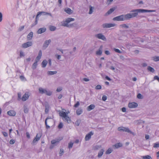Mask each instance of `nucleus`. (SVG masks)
<instances>
[{
    "instance_id": "obj_27",
    "label": "nucleus",
    "mask_w": 159,
    "mask_h": 159,
    "mask_svg": "<svg viewBox=\"0 0 159 159\" xmlns=\"http://www.w3.org/2000/svg\"><path fill=\"white\" fill-rule=\"evenodd\" d=\"M151 59L155 61H159V56H154L152 57Z\"/></svg>"
},
{
    "instance_id": "obj_63",
    "label": "nucleus",
    "mask_w": 159,
    "mask_h": 159,
    "mask_svg": "<svg viewBox=\"0 0 159 159\" xmlns=\"http://www.w3.org/2000/svg\"><path fill=\"white\" fill-rule=\"evenodd\" d=\"M105 79L109 81H111V79L107 76H106L105 77Z\"/></svg>"
},
{
    "instance_id": "obj_43",
    "label": "nucleus",
    "mask_w": 159,
    "mask_h": 159,
    "mask_svg": "<svg viewBox=\"0 0 159 159\" xmlns=\"http://www.w3.org/2000/svg\"><path fill=\"white\" fill-rule=\"evenodd\" d=\"M151 157L148 155L144 156L143 157V159H151Z\"/></svg>"
},
{
    "instance_id": "obj_23",
    "label": "nucleus",
    "mask_w": 159,
    "mask_h": 159,
    "mask_svg": "<svg viewBox=\"0 0 159 159\" xmlns=\"http://www.w3.org/2000/svg\"><path fill=\"white\" fill-rule=\"evenodd\" d=\"M114 8H111L105 14V15L107 16L111 14L114 10Z\"/></svg>"
},
{
    "instance_id": "obj_4",
    "label": "nucleus",
    "mask_w": 159,
    "mask_h": 159,
    "mask_svg": "<svg viewBox=\"0 0 159 159\" xmlns=\"http://www.w3.org/2000/svg\"><path fill=\"white\" fill-rule=\"evenodd\" d=\"M47 122L49 125H51L52 123L53 122V120L49 116L47 117L45 120V124L47 129H48L50 128V126L47 124Z\"/></svg>"
},
{
    "instance_id": "obj_34",
    "label": "nucleus",
    "mask_w": 159,
    "mask_h": 159,
    "mask_svg": "<svg viewBox=\"0 0 159 159\" xmlns=\"http://www.w3.org/2000/svg\"><path fill=\"white\" fill-rule=\"evenodd\" d=\"M38 62L35 61V62L33 63L32 67V68L34 70L36 68L38 65Z\"/></svg>"
},
{
    "instance_id": "obj_10",
    "label": "nucleus",
    "mask_w": 159,
    "mask_h": 159,
    "mask_svg": "<svg viewBox=\"0 0 159 159\" xmlns=\"http://www.w3.org/2000/svg\"><path fill=\"white\" fill-rule=\"evenodd\" d=\"M138 106L137 103L134 102H130L128 104V107L130 108H135Z\"/></svg>"
},
{
    "instance_id": "obj_12",
    "label": "nucleus",
    "mask_w": 159,
    "mask_h": 159,
    "mask_svg": "<svg viewBox=\"0 0 159 159\" xmlns=\"http://www.w3.org/2000/svg\"><path fill=\"white\" fill-rule=\"evenodd\" d=\"M102 48L103 46L102 45L100 46L98 50L96 52V54L97 55L100 56L102 54Z\"/></svg>"
},
{
    "instance_id": "obj_51",
    "label": "nucleus",
    "mask_w": 159,
    "mask_h": 159,
    "mask_svg": "<svg viewBox=\"0 0 159 159\" xmlns=\"http://www.w3.org/2000/svg\"><path fill=\"white\" fill-rule=\"evenodd\" d=\"M137 97L138 98L140 99H142L143 98V96L140 93L138 94Z\"/></svg>"
},
{
    "instance_id": "obj_26",
    "label": "nucleus",
    "mask_w": 159,
    "mask_h": 159,
    "mask_svg": "<svg viewBox=\"0 0 159 159\" xmlns=\"http://www.w3.org/2000/svg\"><path fill=\"white\" fill-rule=\"evenodd\" d=\"M65 11L66 12V13L70 14L72 13L73 12V11L70 8L65 9Z\"/></svg>"
},
{
    "instance_id": "obj_30",
    "label": "nucleus",
    "mask_w": 159,
    "mask_h": 159,
    "mask_svg": "<svg viewBox=\"0 0 159 159\" xmlns=\"http://www.w3.org/2000/svg\"><path fill=\"white\" fill-rule=\"evenodd\" d=\"M114 146L116 148H117L120 147H121L122 146V144L119 143H117L115 144Z\"/></svg>"
},
{
    "instance_id": "obj_2",
    "label": "nucleus",
    "mask_w": 159,
    "mask_h": 159,
    "mask_svg": "<svg viewBox=\"0 0 159 159\" xmlns=\"http://www.w3.org/2000/svg\"><path fill=\"white\" fill-rule=\"evenodd\" d=\"M118 130L120 131H124L129 133L132 134L134 136L135 135V134L134 132L130 131L129 129L127 127H120L118 128Z\"/></svg>"
},
{
    "instance_id": "obj_3",
    "label": "nucleus",
    "mask_w": 159,
    "mask_h": 159,
    "mask_svg": "<svg viewBox=\"0 0 159 159\" xmlns=\"http://www.w3.org/2000/svg\"><path fill=\"white\" fill-rule=\"evenodd\" d=\"M114 21H124L127 20L126 15H122L114 17L113 19Z\"/></svg>"
},
{
    "instance_id": "obj_8",
    "label": "nucleus",
    "mask_w": 159,
    "mask_h": 159,
    "mask_svg": "<svg viewBox=\"0 0 159 159\" xmlns=\"http://www.w3.org/2000/svg\"><path fill=\"white\" fill-rule=\"evenodd\" d=\"M41 15H49L51 16H52V14L49 13L44 12V11H39L38 12L37 15V18H38L39 16H41Z\"/></svg>"
},
{
    "instance_id": "obj_33",
    "label": "nucleus",
    "mask_w": 159,
    "mask_h": 159,
    "mask_svg": "<svg viewBox=\"0 0 159 159\" xmlns=\"http://www.w3.org/2000/svg\"><path fill=\"white\" fill-rule=\"evenodd\" d=\"M113 151V149L112 148H110L108 149L106 151V154H110Z\"/></svg>"
},
{
    "instance_id": "obj_50",
    "label": "nucleus",
    "mask_w": 159,
    "mask_h": 159,
    "mask_svg": "<svg viewBox=\"0 0 159 159\" xmlns=\"http://www.w3.org/2000/svg\"><path fill=\"white\" fill-rule=\"evenodd\" d=\"M64 152V149H60V152H59V154L60 155V156H61L62 155H63Z\"/></svg>"
},
{
    "instance_id": "obj_46",
    "label": "nucleus",
    "mask_w": 159,
    "mask_h": 159,
    "mask_svg": "<svg viewBox=\"0 0 159 159\" xmlns=\"http://www.w3.org/2000/svg\"><path fill=\"white\" fill-rule=\"evenodd\" d=\"M56 29V28L54 26H51L50 28V30L51 31H54Z\"/></svg>"
},
{
    "instance_id": "obj_24",
    "label": "nucleus",
    "mask_w": 159,
    "mask_h": 159,
    "mask_svg": "<svg viewBox=\"0 0 159 159\" xmlns=\"http://www.w3.org/2000/svg\"><path fill=\"white\" fill-rule=\"evenodd\" d=\"M33 36V33L32 32H30L28 35L27 39L28 40H31Z\"/></svg>"
},
{
    "instance_id": "obj_14",
    "label": "nucleus",
    "mask_w": 159,
    "mask_h": 159,
    "mask_svg": "<svg viewBox=\"0 0 159 159\" xmlns=\"http://www.w3.org/2000/svg\"><path fill=\"white\" fill-rule=\"evenodd\" d=\"M93 134V133L92 132H90L87 134L85 136V139L86 141L89 140L91 137V136Z\"/></svg>"
},
{
    "instance_id": "obj_64",
    "label": "nucleus",
    "mask_w": 159,
    "mask_h": 159,
    "mask_svg": "<svg viewBox=\"0 0 159 159\" xmlns=\"http://www.w3.org/2000/svg\"><path fill=\"white\" fill-rule=\"evenodd\" d=\"M154 79L155 80H157L159 82V77L157 76H155L154 77Z\"/></svg>"
},
{
    "instance_id": "obj_6",
    "label": "nucleus",
    "mask_w": 159,
    "mask_h": 159,
    "mask_svg": "<svg viewBox=\"0 0 159 159\" xmlns=\"http://www.w3.org/2000/svg\"><path fill=\"white\" fill-rule=\"evenodd\" d=\"M115 25L116 24H115L105 23L102 25V26L103 28H107L114 27Z\"/></svg>"
},
{
    "instance_id": "obj_13",
    "label": "nucleus",
    "mask_w": 159,
    "mask_h": 159,
    "mask_svg": "<svg viewBox=\"0 0 159 159\" xmlns=\"http://www.w3.org/2000/svg\"><path fill=\"white\" fill-rule=\"evenodd\" d=\"M51 40L50 39L45 41L43 43V47L44 49H46L48 47L49 44L51 43Z\"/></svg>"
},
{
    "instance_id": "obj_55",
    "label": "nucleus",
    "mask_w": 159,
    "mask_h": 159,
    "mask_svg": "<svg viewBox=\"0 0 159 159\" xmlns=\"http://www.w3.org/2000/svg\"><path fill=\"white\" fill-rule=\"evenodd\" d=\"M24 56H25V55H24V52H22V51H20V57H24Z\"/></svg>"
},
{
    "instance_id": "obj_57",
    "label": "nucleus",
    "mask_w": 159,
    "mask_h": 159,
    "mask_svg": "<svg viewBox=\"0 0 159 159\" xmlns=\"http://www.w3.org/2000/svg\"><path fill=\"white\" fill-rule=\"evenodd\" d=\"M80 105V103L79 102H77L76 104L74 105V107H78Z\"/></svg>"
},
{
    "instance_id": "obj_59",
    "label": "nucleus",
    "mask_w": 159,
    "mask_h": 159,
    "mask_svg": "<svg viewBox=\"0 0 159 159\" xmlns=\"http://www.w3.org/2000/svg\"><path fill=\"white\" fill-rule=\"evenodd\" d=\"M2 134H3V136L4 137H7L8 136V134L7 133L5 132H2Z\"/></svg>"
},
{
    "instance_id": "obj_56",
    "label": "nucleus",
    "mask_w": 159,
    "mask_h": 159,
    "mask_svg": "<svg viewBox=\"0 0 159 159\" xmlns=\"http://www.w3.org/2000/svg\"><path fill=\"white\" fill-rule=\"evenodd\" d=\"M104 53L106 55H110L111 54L110 52L108 50H106L105 51Z\"/></svg>"
},
{
    "instance_id": "obj_1",
    "label": "nucleus",
    "mask_w": 159,
    "mask_h": 159,
    "mask_svg": "<svg viewBox=\"0 0 159 159\" xmlns=\"http://www.w3.org/2000/svg\"><path fill=\"white\" fill-rule=\"evenodd\" d=\"M153 10H147L143 9H137L133 10L131 11L130 13L126 14L127 20L136 17L138 15V13L150 12H154Z\"/></svg>"
},
{
    "instance_id": "obj_38",
    "label": "nucleus",
    "mask_w": 159,
    "mask_h": 159,
    "mask_svg": "<svg viewBox=\"0 0 159 159\" xmlns=\"http://www.w3.org/2000/svg\"><path fill=\"white\" fill-rule=\"evenodd\" d=\"M101 147V146L97 145L95 146L94 148V149L95 150H96L99 149Z\"/></svg>"
},
{
    "instance_id": "obj_19",
    "label": "nucleus",
    "mask_w": 159,
    "mask_h": 159,
    "mask_svg": "<svg viewBox=\"0 0 159 159\" xmlns=\"http://www.w3.org/2000/svg\"><path fill=\"white\" fill-rule=\"evenodd\" d=\"M104 151V150L103 149H101L100 150L98 153V157L99 158H101L103 155Z\"/></svg>"
},
{
    "instance_id": "obj_39",
    "label": "nucleus",
    "mask_w": 159,
    "mask_h": 159,
    "mask_svg": "<svg viewBox=\"0 0 159 159\" xmlns=\"http://www.w3.org/2000/svg\"><path fill=\"white\" fill-rule=\"evenodd\" d=\"M45 94L48 96H51L52 94V92L50 91H47L46 90V92Z\"/></svg>"
},
{
    "instance_id": "obj_53",
    "label": "nucleus",
    "mask_w": 159,
    "mask_h": 159,
    "mask_svg": "<svg viewBox=\"0 0 159 159\" xmlns=\"http://www.w3.org/2000/svg\"><path fill=\"white\" fill-rule=\"evenodd\" d=\"M102 87L100 85H97L95 88V89H101Z\"/></svg>"
},
{
    "instance_id": "obj_16",
    "label": "nucleus",
    "mask_w": 159,
    "mask_h": 159,
    "mask_svg": "<svg viewBox=\"0 0 159 159\" xmlns=\"http://www.w3.org/2000/svg\"><path fill=\"white\" fill-rule=\"evenodd\" d=\"M46 29L45 28H42L39 29L37 31V33L38 34H41L46 31Z\"/></svg>"
},
{
    "instance_id": "obj_52",
    "label": "nucleus",
    "mask_w": 159,
    "mask_h": 159,
    "mask_svg": "<svg viewBox=\"0 0 159 159\" xmlns=\"http://www.w3.org/2000/svg\"><path fill=\"white\" fill-rule=\"evenodd\" d=\"M63 126V124L61 122L59 123V124L58 125V128L60 129H61V128H62Z\"/></svg>"
},
{
    "instance_id": "obj_28",
    "label": "nucleus",
    "mask_w": 159,
    "mask_h": 159,
    "mask_svg": "<svg viewBox=\"0 0 159 159\" xmlns=\"http://www.w3.org/2000/svg\"><path fill=\"white\" fill-rule=\"evenodd\" d=\"M83 112L82 110L80 108L78 109L76 111V113L78 115L81 114Z\"/></svg>"
},
{
    "instance_id": "obj_37",
    "label": "nucleus",
    "mask_w": 159,
    "mask_h": 159,
    "mask_svg": "<svg viewBox=\"0 0 159 159\" xmlns=\"http://www.w3.org/2000/svg\"><path fill=\"white\" fill-rule=\"evenodd\" d=\"M94 9V7H92L91 6H89V14H92L93 12V9Z\"/></svg>"
},
{
    "instance_id": "obj_18",
    "label": "nucleus",
    "mask_w": 159,
    "mask_h": 159,
    "mask_svg": "<svg viewBox=\"0 0 159 159\" xmlns=\"http://www.w3.org/2000/svg\"><path fill=\"white\" fill-rule=\"evenodd\" d=\"M8 115L10 116H14L16 115V112L13 110H10L7 112Z\"/></svg>"
},
{
    "instance_id": "obj_49",
    "label": "nucleus",
    "mask_w": 159,
    "mask_h": 159,
    "mask_svg": "<svg viewBox=\"0 0 159 159\" xmlns=\"http://www.w3.org/2000/svg\"><path fill=\"white\" fill-rule=\"evenodd\" d=\"M24 26H22L20 27L18 29V31L19 32L21 31L24 29Z\"/></svg>"
},
{
    "instance_id": "obj_35",
    "label": "nucleus",
    "mask_w": 159,
    "mask_h": 159,
    "mask_svg": "<svg viewBox=\"0 0 159 159\" xmlns=\"http://www.w3.org/2000/svg\"><path fill=\"white\" fill-rule=\"evenodd\" d=\"M120 26L123 28L127 29L129 28V26L126 24H123L120 25Z\"/></svg>"
},
{
    "instance_id": "obj_62",
    "label": "nucleus",
    "mask_w": 159,
    "mask_h": 159,
    "mask_svg": "<svg viewBox=\"0 0 159 159\" xmlns=\"http://www.w3.org/2000/svg\"><path fill=\"white\" fill-rule=\"evenodd\" d=\"M26 137L27 138H28L29 139L30 138V134L28 132H26Z\"/></svg>"
},
{
    "instance_id": "obj_9",
    "label": "nucleus",
    "mask_w": 159,
    "mask_h": 159,
    "mask_svg": "<svg viewBox=\"0 0 159 159\" xmlns=\"http://www.w3.org/2000/svg\"><path fill=\"white\" fill-rule=\"evenodd\" d=\"M95 37L98 39H102L103 41H106V39L105 36L101 33L96 34Z\"/></svg>"
},
{
    "instance_id": "obj_17",
    "label": "nucleus",
    "mask_w": 159,
    "mask_h": 159,
    "mask_svg": "<svg viewBox=\"0 0 159 159\" xmlns=\"http://www.w3.org/2000/svg\"><path fill=\"white\" fill-rule=\"evenodd\" d=\"M95 107L94 104H91L87 107V110L88 111H90L91 110L93 109Z\"/></svg>"
},
{
    "instance_id": "obj_20",
    "label": "nucleus",
    "mask_w": 159,
    "mask_h": 159,
    "mask_svg": "<svg viewBox=\"0 0 159 159\" xmlns=\"http://www.w3.org/2000/svg\"><path fill=\"white\" fill-rule=\"evenodd\" d=\"M39 93L42 94H45L46 92V89H43L42 88H39Z\"/></svg>"
},
{
    "instance_id": "obj_48",
    "label": "nucleus",
    "mask_w": 159,
    "mask_h": 159,
    "mask_svg": "<svg viewBox=\"0 0 159 159\" xmlns=\"http://www.w3.org/2000/svg\"><path fill=\"white\" fill-rule=\"evenodd\" d=\"M153 147L154 148H159V143H154L153 144Z\"/></svg>"
},
{
    "instance_id": "obj_41",
    "label": "nucleus",
    "mask_w": 159,
    "mask_h": 159,
    "mask_svg": "<svg viewBox=\"0 0 159 159\" xmlns=\"http://www.w3.org/2000/svg\"><path fill=\"white\" fill-rule=\"evenodd\" d=\"M73 145V143L70 142L68 143V148L69 149H70L72 148Z\"/></svg>"
},
{
    "instance_id": "obj_5",
    "label": "nucleus",
    "mask_w": 159,
    "mask_h": 159,
    "mask_svg": "<svg viewBox=\"0 0 159 159\" xmlns=\"http://www.w3.org/2000/svg\"><path fill=\"white\" fill-rule=\"evenodd\" d=\"M62 138H61L60 139H54L52 140L51 141V143L52 145H51L50 147V149L52 148L54 146H56L57 145V143H59L60 141L62 139Z\"/></svg>"
},
{
    "instance_id": "obj_47",
    "label": "nucleus",
    "mask_w": 159,
    "mask_h": 159,
    "mask_svg": "<svg viewBox=\"0 0 159 159\" xmlns=\"http://www.w3.org/2000/svg\"><path fill=\"white\" fill-rule=\"evenodd\" d=\"M114 51L118 53H121L122 52L119 49L117 48H114Z\"/></svg>"
},
{
    "instance_id": "obj_25",
    "label": "nucleus",
    "mask_w": 159,
    "mask_h": 159,
    "mask_svg": "<svg viewBox=\"0 0 159 159\" xmlns=\"http://www.w3.org/2000/svg\"><path fill=\"white\" fill-rule=\"evenodd\" d=\"M48 63V62L46 60H44L42 63V67L43 68H45L46 67L47 64Z\"/></svg>"
},
{
    "instance_id": "obj_40",
    "label": "nucleus",
    "mask_w": 159,
    "mask_h": 159,
    "mask_svg": "<svg viewBox=\"0 0 159 159\" xmlns=\"http://www.w3.org/2000/svg\"><path fill=\"white\" fill-rule=\"evenodd\" d=\"M49 106L48 105L45 106V112L46 113H48L49 111Z\"/></svg>"
},
{
    "instance_id": "obj_29",
    "label": "nucleus",
    "mask_w": 159,
    "mask_h": 159,
    "mask_svg": "<svg viewBox=\"0 0 159 159\" xmlns=\"http://www.w3.org/2000/svg\"><path fill=\"white\" fill-rule=\"evenodd\" d=\"M24 111L25 113H27L28 112L29 109L27 107V106L26 105H25L24 106Z\"/></svg>"
},
{
    "instance_id": "obj_61",
    "label": "nucleus",
    "mask_w": 159,
    "mask_h": 159,
    "mask_svg": "<svg viewBox=\"0 0 159 159\" xmlns=\"http://www.w3.org/2000/svg\"><path fill=\"white\" fill-rule=\"evenodd\" d=\"M62 90V89L61 87H59V88H57V89L56 91L57 92H60Z\"/></svg>"
},
{
    "instance_id": "obj_58",
    "label": "nucleus",
    "mask_w": 159,
    "mask_h": 159,
    "mask_svg": "<svg viewBox=\"0 0 159 159\" xmlns=\"http://www.w3.org/2000/svg\"><path fill=\"white\" fill-rule=\"evenodd\" d=\"M15 142V141L14 139H11L10 141V143L11 144H13Z\"/></svg>"
},
{
    "instance_id": "obj_15",
    "label": "nucleus",
    "mask_w": 159,
    "mask_h": 159,
    "mask_svg": "<svg viewBox=\"0 0 159 159\" xmlns=\"http://www.w3.org/2000/svg\"><path fill=\"white\" fill-rule=\"evenodd\" d=\"M42 55V51L40 50L39 52V53L38 56L36 57L35 60V61L38 62L40 59H41Z\"/></svg>"
},
{
    "instance_id": "obj_32",
    "label": "nucleus",
    "mask_w": 159,
    "mask_h": 159,
    "mask_svg": "<svg viewBox=\"0 0 159 159\" xmlns=\"http://www.w3.org/2000/svg\"><path fill=\"white\" fill-rule=\"evenodd\" d=\"M148 71L152 73H154L155 71V70L154 69L150 66H148Z\"/></svg>"
},
{
    "instance_id": "obj_42",
    "label": "nucleus",
    "mask_w": 159,
    "mask_h": 159,
    "mask_svg": "<svg viewBox=\"0 0 159 159\" xmlns=\"http://www.w3.org/2000/svg\"><path fill=\"white\" fill-rule=\"evenodd\" d=\"M68 23H67L66 21L65 20L64 22H63V23H62V25L64 26L68 27Z\"/></svg>"
},
{
    "instance_id": "obj_21",
    "label": "nucleus",
    "mask_w": 159,
    "mask_h": 159,
    "mask_svg": "<svg viewBox=\"0 0 159 159\" xmlns=\"http://www.w3.org/2000/svg\"><path fill=\"white\" fill-rule=\"evenodd\" d=\"M59 115L63 117V118L66 117L68 113H66L65 112H60L59 113Z\"/></svg>"
},
{
    "instance_id": "obj_45",
    "label": "nucleus",
    "mask_w": 159,
    "mask_h": 159,
    "mask_svg": "<svg viewBox=\"0 0 159 159\" xmlns=\"http://www.w3.org/2000/svg\"><path fill=\"white\" fill-rule=\"evenodd\" d=\"M20 79L22 81H25L26 80V79L25 77L23 75H21L20 76Z\"/></svg>"
},
{
    "instance_id": "obj_54",
    "label": "nucleus",
    "mask_w": 159,
    "mask_h": 159,
    "mask_svg": "<svg viewBox=\"0 0 159 159\" xmlns=\"http://www.w3.org/2000/svg\"><path fill=\"white\" fill-rule=\"evenodd\" d=\"M102 99L103 101H105L107 99V96L105 95H103L102 97Z\"/></svg>"
},
{
    "instance_id": "obj_22",
    "label": "nucleus",
    "mask_w": 159,
    "mask_h": 159,
    "mask_svg": "<svg viewBox=\"0 0 159 159\" xmlns=\"http://www.w3.org/2000/svg\"><path fill=\"white\" fill-rule=\"evenodd\" d=\"M57 71H48L47 73L48 75H54L55 74H57Z\"/></svg>"
},
{
    "instance_id": "obj_31",
    "label": "nucleus",
    "mask_w": 159,
    "mask_h": 159,
    "mask_svg": "<svg viewBox=\"0 0 159 159\" xmlns=\"http://www.w3.org/2000/svg\"><path fill=\"white\" fill-rule=\"evenodd\" d=\"M39 140V138H34L33 139L32 144H36L37 143V142Z\"/></svg>"
},
{
    "instance_id": "obj_11",
    "label": "nucleus",
    "mask_w": 159,
    "mask_h": 159,
    "mask_svg": "<svg viewBox=\"0 0 159 159\" xmlns=\"http://www.w3.org/2000/svg\"><path fill=\"white\" fill-rule=\"evenodd\" d=\"M30 94L29 93H26L22 96V100L23 101H25L28 99Z\"/></svg>"
},
{
    "instance_id": "obj_44",
    "label": "nucleus",
    "mask_w": 159,
    "mask_h": 159,
    "mask_svg": "<svg viewBox=\"0 0 159 159\" xmlns=\"http://www.w3.org/2000/svg\"><path fill=\"white\" fill-rule=\"evenodd\" d=\"M64 118L65 119V120H66V122L68 123H69V121H70V118H69V117L68 116V115H67L66 117L65 118Z\"/></svg>"
},
{
    "instance_id": "obj_7",
    "label": "nucleus",
    "mask_w": 159,
    "mask_h": 159,
    "mask_svg": "<svg viewBox=\"0 0 159 159\" xmlns=\"http://www.w3.org/2000/svg\"><path fill=\"white\" fill-rule=\"evenodd\" d=\"M33 44L31 41H28L25 43H23L22 45V47L23 48H25L31 46Z\"/></svg>"
},
{
    "instance_id": "obj_36",
    "label": "nucleus",
    "mask_w": 159,
    "mask_h": 159,
    "mask_svg": "<svg viewBox=\"0 0 159 159\" xmlns=\"http://www.w3.org/2000/svg\"><path fill=\"white\" fill-rule=\"evenodd\" d=\"M75 20V19L73 18H68L66 20V21L67 23H69L70 22L72 21H74Z\"/></svg>"
},
{
    "instance_id": "obj_60",
    "label": "nucleus",
    "mask_w": 159,
    "mask_h": 159,
    "mask_svg": "<svg viewBox=\"0 0 159 159\" xmlns=\"http://www.w3.org/2000/svg\"><path fill=\"white\" fill-rule=\"evenodd\" d=\"M55 57L58 60L60 59L61 58V56L59 55L56 54L55 55Z\"/></svg>"
}]
</instances>
